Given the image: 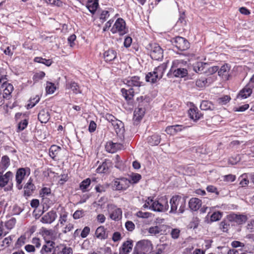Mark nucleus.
<instances>
[{"mask_svg": "<svg viewBox=\"0 0 254 254\" xmlns=\"http://www.w3.org/2000/svg\"><path fill=\"white\" fill-rule=\"evenodd\" d=\"M171 213H183L186 205V199L179 195L173 196L170 200Z\"/></svg>", "mask_w": 254, "mask_h": 254, "instance_id": "obj_1", "label": "nucleus"}, {"mask_svg": "<svg viewBox=\"0 0 254 254\" xmlns=\"http://www.w3.org/2000/svg\"><path fill=\"white\" fill-rule=\"evenodd\" d=\"M153 246L150 241L143 240L138 242L132 254H153Z\"/></svg>", "mask_w": 254, "mask_h": 254, "instance_id": "obj_2", "label": "nucleus"}, {"mask_svg": "<svg viewBox=\"0 0 254 254\" xmlns=\"http://www.w3.org/2000/svg\"><path fill=\"white\" fill-rule=\"evenodd\" d=\"M169 209V204L166 197L159 200L153 199L152 203L151 210L157 212H165Z\"/></svg>", "mask_w": 254, "mask_h": 254, "instance_id": "obj_3", "label": "nucleus"}, {"mask_svg": "<svg viewBox=\"0 0 254 254\" xmlns=\"http://www.w3.org/2000/svg\"><path fill=\"white\" fill-rule=\"evenodd\" d=\"M180 63L179 60H175L172 63L171 68L168 74L173 73L177 77H184L188 74V70L185 68H181L179 66Z\"/></svg>", "mask_w": 254, "mask_h": 254, "instance_id": "obj_4", "label": "nucleus"}, {"mask_svg": "<svg viewBox=\"0 0 254 254\" xmlns=\"http://www.w3.org/2000/svg\"><path fill=\"white\" fill-rule=\"evenodd\" d=\"M112 33H118L120 35H123L127 33V29L126 27L125 20L121 18H118L111 29Z\"/></svg>", "mask_w": 254, "mask_h": 254, "instance_id": "obj_5", "label": "nucleus"}, {"mask_svg": "<svg viewBox=\"0 0 254 254\" xmlns=\"http://www.w3.org/2000/svg\"><path fill=\"white\" fill-rule=\"evenodd\" d=\"M0 83L2 84L1 87L3 89V97L6 99H10L13 87L12 84L6 82L5 75L0 74Z\"/></svg>", "mask_w": 254, "mask_h": 254, "instance_id": "obj_6", "label": "nucleus"}, {"mask_svg": "<svg viewBox=\"0 0 254 254\" xmlns=\"http://www.w3.org/2000/svg\"><path fill=\"white\" fill-rule=\"evenodd\" d=\"M149 46L151 58L155 60H161L163 57V51L161 47L156 43L150 44Z\"/></svg>", "mask_w": 254, "mask_h": 254, "instance_id": "obj_7", "label": "nucleus"}, {"mask_svg": "<svg viewBox=\"0 0 254 254\" xmlns=\"http://www.w3.org/2000/svg\"><path fill=\"white\" fill-rule=\"evenodd\" d=\"M130 180L125 178H117L113 182V187L116 190H123L127 189L130 184Z\"/></svg>", "mask_w": 254, "mask_h": 254, "instance_id": "obj_8", "label": "nucleus"}, {"mask_svg": "<svg viewBox=\"0 0 254 254\" xmlns=\"http://www.w3.org/2000/svg\"><path fill=\"white\" fill-rule=\"evenodd\" d=\"M173 43L181 51H185L190 47V43L185 38L178 36L173 39Z\"/></svg>", "mask_w": 254, "mask_h": 254, "instance_id": "obj_9", "label": "nucleus"}, {"mask_svg": "<svg viewBox=\"0 0 254 254\" xmlns=\"http://www.w3.org/2000/svg\"><path fill=\"white\" fill-rule=\"evenodd\" d=\"M110 218L115 221H119L122 217V210L114 205H108Z\"/></svg>", "mask_w": 254, "mask_h": 254, "instance_id": "obj_10", "label": "nucleus"}, {"mask_svg": "<svg viewBox=\"0 0 254 254\" xmlns=\"http://www.w3.org/2000/svg\"><path fill=\"white\" fill-rule=\"evenodd\" d=\"M168 63H164L160 64L154 70V78L152 79L153 82H156L158 79H161L167 67Z\"/></svg>", "mask_w": 254, "mask_h": 254, "instance_id": "obj_11", "label": "nucleus"}, {"mask_svg": "<svg viewBox=\"0 0 254 254\" xmlns=\"http://www.w3.org/2000/svg\"><path fill=\"white\" fill-rule=\"evenodd\" d=\"M57 217L56 212L52 210L44 214L41 219V222L44 224H51Z\"/></svg>", "mask_w": 254, "mask_h": 254, "instance_id": "obj_12", "label": "nucleus"}, {"mask_svg": "<svg viewBox=\"0 0 254 254\" xmlns=\"http://www.w3.org/2000/svg\"><path fill=\"white\" fill-rule=\"evenodd\" d=\"M0 171V187H4L12 180L13 174L10 171L7 172L5 174Z\"/></svg>", "mask_w": 254, "mask_h": 254, "instance_id": "obj_13", "label": "nucleus"}, {"mask_svg": "<svg viewBox=\"0 0 254 254\" xmlns=\"http://www.w3.org/2000/svg\"><path fill=\"white\" fill-rule=\"evenodd\" d=\"M254 87V85L248 83L242 90L240 91L237 97L245 99L249 97L252 93V89Z\"/></svg>", "mask_w": 254, "mask_h": 254, "instance_id": "obj_14", "label": "nucleus"}, {"mask_svg": "<svg viewBox=\"0 0 254 254\" xmlns=\"http://www.w3.org/2000/svg\"><path fill=\"white\" fill-rule=\"evenodd\" d=\"M55 243L50 240L45 239V244L42 246L40 251L41 254L51 253L55 249Z\"/></svg>", "mask_w": 254, "mask_h": 254, "instance_id": "obj_15", "label": "nucleus"}, {"mask_svg": "<svg viewBox=\"0 0 254 254\" xmlns=\"http://www.w3.org/2000/svg\"><path fill=\"white\" fill-rule=\"evenodd\" d=\"M124 83L128 86H140L141 82L140 81V78L138 76H134L124 80Z\"/></svg>", "mask_w": 254, "mask_h": 254, "instance_id": "obj_16", "label": "nucleus"}, {"mask_svg": "<svg viewBox=\"0 0 254 254\" xmlns=\"http://www.w3.org/2000/svg\"><path fill=\"white\" fill-rule=\"evenodd\" d=\"M26 175V171L24 168H20L17 170L16 174V181L17 185V188L19 190L22 189L21 184Z\"/></svg>", "mask_w": 254, "mask_h": 254, "instance_id": "obj_17", "label": "nucleus"}, {"mask_svg": "<svg viewBox=\"0 0 254 254\" xmlns=\"http://www.w3.org/2000/svg\"><path fill=\"white\" fill-rule=\"evenodd\" d=\"M201 200L196 197H192L189 202L190 208L192 211H197L201 206Z\"/></svg>", "mask_w": 254, "mask_h": 254, "instance_id": "obj_18", "label": "nucleus"}, {"mask_svg": "<svg viewBox=\"0 0 254 254\" xmlns=\"http://www.w3.org/2000/svg\"><path fill=\"white\" fill-rule=\"evenodd\" d=\"M123 145L120 143L108 142L105 146L106 150L109 153H113L117 150L121 149Z\"/></svg>", "mask_w": 254, "mask_h": 254, "instance_id": "obj_19", "label": "nucleus"}, {"mask_svg": "<svg viewBox=\"0 0 254 254\" xmlns=\"http://www.w3.org/2000/svg\"><path fill=\"white\" fill-rule=\"evenodd\" d=\"M38 120L41 123H47L50 118V115L48 110L43 109L40 111L38 116Z\"/></svg>", "mask_w": 254, "mask_h": 254, "instance_id": "obj_20", "label": "nucleus"}, {"mask_svg": "<svg viewBox=\"0 0 254 254\" xmlns=\"http://www.w3.org/2000/svg\"><path fill=\"white\" fill-rule=\"evenodd\" d=\"M231 220L235 222L239 225L242 224L246 222L248 217L245 215L233 214L230 216Z\"/></svg>", "mask_w": 254, "mask_h": 254, "instance_id": "obj_21", "label": "nucleus"}, {"mask_svg": "<svg viewBox=\"0 0 254 254\" xmlns=\"http://www.w3.org/2000/svg\"><path fill=\"white\" fill-rule=\"evenodd\" d=\"M132 243L130 241L125 242L120 249V254H128L132 250Z\"/></svg>", "mask_w": 254, "mask_h": 254, "instance_id": "obj_22", "label": "nucleus"}, {"mask_svg": "<svg viewBox=\"0 0 254 254\" xmlns=\"http://www.w3.org/2000/svg\"><path fill=\"white\" fill-rule=\"evenodd\" d=\"M98 5V0H88L86 6L92 14H94Z\"/></svg>", "mask_w": 254, "mask_h": 254, "instance_id": "obj_23", "label": "nucleus"}, {"mask_svg": "<svg viewBox=\"0 0 254 254\" xmlns=\"http://www.w3.org/2000/svg\"><path fill=\"white\" fill-rule=\"evenodd\" d=\"M10 165V160L7 155H4L1 157L0 162V171L4 172Z\"/></svg>", "mask_w": 254, "mask_h": 254, "instance_id": "obj_24", "label": "nucleus"}, {"mask_svg": "<svg viewBox=\"0 0 254 254\" xmlns=\"http://www.w3.org/2000/svg\"><path fill=\"white\" fill-rule=\"evenodd\" d=\"M95 235L96 238L100 240H104L108 238V234L104 226H101L96 229Z\"/></svg>", "mask_w": 254, "mask_h": 254, "instance_id": "obj_25", "label": "nucleus"}, {"mask_svg": "<svg viewBox=\"0 0 254 254\" xmlns=\"http://www.w3.org/2000/svg\"><path fill=\"white\" fill-rule=\"evenodd\" d=\"M117 57V53L115 51L110 49L105 51L104 53V58L107 62L114 60Z\"/></svg>", "mask_w": 254, "mask_h": 254, "instance_id": "obj_26", "label": "nucleus"}, {"mask_svg": "<svg viewBox=\"0 0 254 254\" xmlns=\"http://www.w3.org/2000/svg\"><path fill=\"white\" fill-rule=\"evenodd\" d=\"M145 109L138 107L134 111L133 120L135 121H140L144 115Z\"/></svg>", "mask_w": 254, "mask_h": 254, "instance_id": "obj_27", "label": "nucleus"}, {"mask_svg": "<svg viewBox=\"0 0 254 254\" xmlns=\"http://www.w3.org/2000/svg\"><path fill=\"white\" fill-rule=\"evenodd\" d=\"M42 234L44 236L45 239L46 240L48 239V240L54 241L57 238L56 234L52 230L44 229L42 231Z\"/></svg>", "mask_w": 254, "mask_h": 254, "instance_id": "obj_28", "label": "nucleus"}, {"mask_svg": "<svg viewBox=\"0 0 254 254\" xmlns=\"http://www.w3.org/2000/svg\"><path fill=\"white\" fill-rule=\"evenodd\" d=\"M121 92L123 96L127 101L131 100L134 96V91L132 88L129 89L122 88Z\"/></svg>", "mask_w": 254, "mask_h": 254, "instance_id": "obj_29", "label": "nucleus"}, {"mask_svg": "<svg viewBox=\"0 0 254 254\" xmlns=\"http://www.w3.org/2000/svg\"><path fill=\"white\" fill-rule=\"evenodd\" d=\"M35 187L32 183L31 180H29L24 187V194L27 196H30L33 192Z\"/></svg>", "mask_w": 254, "mask_h": 254, "instance_id": "obj_30", "label": "nucleus"}, {"mask_svg": "<svg viewBox=\"0 0 254 254\" xmlns=\"http://www.w3.org/2000/svg\"><path fill=\"white\" fill-rule=\"evenodd\" d=\"M207 65V64L206 63H203L202 62H197L193 64V70L197 73L205 72H206V71L204 70V69Z\"/></svg>", "mask_w": 254, "mask_h": 254, "instance_id": "obj_31", "label": "nucleus"}, {"mask_svg": "<svg viewBox=\"0 0 254 254\" xmlns=\"http://www.w3.org/2000/svg\"><path fill=\"white\" fill-rule=\"evenodd\" d=\"M189 113L190 118L194 121L200 119L202 115L199 112L197 108H191L189 110Z\"/></svg>", "mask_w": 254, "mask_h": 254, "instance_id": "obj_32", "label": "nucleus"}, {"mask_svg": "<svg viewBox=\"0 0 254 254\" xmlns=\"http://www.w3.org/2000/svg\"><path fill=\"white\" fill-rule=\"evenodd\" d=\"M200 108L202 110H214V105L210 101H202L200 104Z\"/></svg>", "mask_w": 254, "mask_h": 254, "instance_id": "obj_33", "label": "nucleus"}, {"mask_svg": "<svg viewBox=\"0 0 254 254\" xmlns=\"http://www.w3.org/2000/svg\"><path fill=\"white\" fill-rule=\"evenodd\" d=\"M148 142L152 146L157 145L161 141V137L158 134H154L147 138Z\"/></svg>", "mask_w": 254, "mask_h": 254, "instance_id": "obj_34", "label": "nucleus"}, {"mask_svg": "<svg viewBox=\"0 0 254 254\" xmlns=\"http://www.w3.org/2000/svg\"><path fill=\"white\" fill-rule=\"evenodd\" d=\"M61 147L56 145H52L49 149V155L54 160H56V157L61 150Z\"/></svg>", "mask_w": 254, "mask_h": 254, "instance_id": "obj_35", "label": "nucleus"}, {"mask_svg": "<svg viewBox=\"0 0 254 254\" xmlns=\"http://www.w3.org/2000/svg\"><path fill=\"white\" fill-rule=\"evenodd\" d=\"M41 197L42 198L43 202L46 203L47 201V196H51V190L50 188H44L42 189L40 193Z\"/></svg>", "mask_w": 254, "mask_h": 254, "instance_id": "obj_36", "label": "nucleus"}, {"mask_svg": "<svg viewBox=\"0 0 254 254\" xmlns=\"http://www.w3.org/2000/svg\"><path fill=\"white\" fill-rule=\"evenodd\" d=\"M229 69L230 68L227 64H224L219 69H218V75L222 78H227L228 72Z\"/></svg>", "mask_w": 254, "mask_h": 254, "instance_id": "obj_37", "label": "nucleus"}, {"mask_svg": "<svg viewBox=\"0 0 254 254\" xmlns=\"http://www.w3.org/2000/svg\"><path fill=\"white\" fill-rule=\"evenodd\" d=\"M158 227L159 234L166 235L170 232L171 227L168 225L161 224L158 225Z\"/></svg>", "mask_w": 254, "mask_h": 254, "instance_id": "obj_38", "label": "nucleus"}, {"mask_svg": "<svg viewBox=\"0 0 254 254\" xmlns=\"http://www.w3.org/2000/svg\"><path fill=\"white\" fill-rule=\"evenodd\" d=\"M109 169V163L107 162H104L96 169V172L98 173H105Z\"/></svg>", "mask_w": 254, "mask_h": 254, "instance_id": "obj_39", "label": "nucleus"}, {"mask_svg": "<svg viewBox=\"0 0 254 254\" xmlns=\"http://www.w3.org/2000/svg\"><path fill=\"white\" fill-rule=\"evenodd\" d=\"M34 61L37 63L43 64L48 66H50L52 64V61L51 60H47L41 57H36L34 59Z\"/></svg>", "mask_w": 254, "mask_h": 254, "instance_id": "obj_40", "label": "nucleus"}, {"mask_svg": "<svg viewBox=\"0 0 254 254\" xmlns=\"http://www.w3.org/2000/svg\"><path fill=\"white\" fill-rule=\"evenodd\" d=\"M91 184L90 179L88 178L83 180L80 184V189L82 191L85 192Z\"/></svg>", "mask_w": 254, "mask_h": 254, "instance_id": "obj_41", "label": "nucleus"}, {"mask_svg": "<svg viewBox=\"0 0 254 254\" xmlns=\"http://www.w3.org/2000/svg\"><path fill=\"white\" fill-rule=\"evenodd\" d=\"M248 174H243L242 175L240 179H241L240 184L242 186L244 187L247 185L249 182V180L248 179L249 178Z\"/></svg>", "mask_w": 254, "mask_h": 254, "instance_id": "obj_42", "label": "nucleus"}, {"mask_svg": "<svg viewBox=\"0 0 254 254\" xmlns=\"http://www.w3.org/2000/svg\"><path fill=\"white\" fill-rule=\"evenodd\" d=\"M40 100V97L39 95H36L35 97L33 98H31L30 100V103L27 105V108H32L36 104H37Z\"/></svg>", "mask_w": 254, "mask_h": 254, "instance_id": "obj_43", "label": "nucleus"}, {"mask_svg": "<svg viewBox=\"0 0 254 254\" xmlns=\"http://www.w3.org/2000/svg\"><path fill=\"white\" fill-rule=\"evenodd\" d=\"M207 83V79L205 78H201L196 81V85L199 87H204L206 86Z\"/></svg>", "mask_w": 254, "mask_h": 254, "instance_id": "obj_44", "label": "nucleus"}, {"mask_svg": "<svg viewBox=\"0 0 254 254\" xmlns=\"http://www.w3.org/2000/svg\"><path fill=\"white\" fill-rule=\"evenodd\" d=\"M28 125V121L26 119L21 121L18 125V131L24 130Z\"/></svg>", "mask_w": 254, "mask_h": 254, "instance_id": "obj_45", "label": "nucleus"}, {"mask_svg": "<svg viewBox=\"0 0 254 254\" xmlns=\"http://www.w3.org/2000/svg\"><path fill=\"white\" fill-rule=\"evenodd\" d=\"M69 87L75 94L81 93L79 86L75 82L71 83Z\"/></svg>", "mask_w": 254, "mask_h": 254, "instance_id": "obj_46", "label": "nucleus"}, {"mask_svg": "<svg viewBox=\"0 0 254 254\" xmlns=\"http://www.w3.org/2000/svg\"><path fill=\"white\" fill-rule=\"evenodd\" d=\"M56 87L54 84L49 82L48 83L46 87V90L48 94H52L54 92Z\"/></svg>", "mask_w": 254, "mask_h": 254, "instance_id": "obj_47", "label": "nucleus"}, {"mask_svg": "<svg viewBox=\"0 0 254 254\" xmlns=\"http://www.w3.org/2000/svg\"><path fill=\"white\" fill-rule=\"evenodd\" d=\"M136 215L137 217L142 218H148L151 216V213L147 212H142L141 211H139L137 212L136 214Z\"/></svg>", "mask_w": 254, "mask_h": 254, "instance_id": "obj_48", "label": "nucleus"}, {"mask_svg": "<svg viewBox=\"0 0 254 254\" xmlns=\"http://www.w3.org/2000/svg\"><path fill=\"white\" fill-rule=\"evenodd\" d=\"M170 232L173 239H176L179 237L180 230L179 229H172Z\"/></svg>", "mask_w": 254, "mask_h": 254, "instance_id": "obj_49", "label": "nucleus"}, {"mask_svg": "<svg viewBox=\"0 0 254 254\" xmlns=\"http://www.w3.org/2000/svg\"><path fill=\"white\" fill-rule=\"evenodd\" d=\"M45 75V73L43 71H40L39 72L35 73L33 77L34 81L37 82L39 80L42 79Z\"/></svg>", "mask_w": 254, "mask_h": 254, "instance_id": "obj_50", "label": "nucleus"}, {"mask_svg": "<svg viewBox=\"0 0 254 254\" xmlns=\"http://www.w3.org/2000/svg\"><path fill=\"white\" fill-rule=\"evenodd\" d=\"M222 214L220 212H215L211 216L210 219L212 221H216L221 219Z\"/></svg>", "mask_w": 254, "mask_h": 254, "instance_id": "obj_51", "label": "nucleus"}, {"mask_svg": "<svg viewBox=\"0 0 254 254\" xmlns=\"http://www.w3.org/2000/svg\"><path fill=\"white\" fill-rule=\"evenodd\" d=\"M148 232L152 235L159 234V231L158 230V225L150 227L148 229Z\"/></svg>", "mask_w": 254, "mask_h": 254, "instance_id": "obj_52", "label": "nucleus"}, {"mask_svg": "<svg viewBox=\"0 0 254 254\" xmlns=\"http://www.w3.org/2000/svg\"><path fill=\"white\" fill-rule=\"evenodd\" d=\"M231 99L229 96L225 95L221 98H219L218 100L219 103L224 105L227 103Z\"/></svg>", "mask_w": 254, "mask_h": 254, "instance_id": "obj_53", "label": "nucleus"}, {"mask_svg": "<svg viewBox=\"0 0 254 254\" xmlns=\"http://www.w3.org/2000/svg\"><path fill=\"white\" fill-rule=\"evenodd\" d=\"M153 197H149L147 199L145 200V204L143 205V207L147 208L151 210L152 203L153 202Z\"/></svg>", "mask_w": 254, "mask_h": 254, "instance_id": "obj_54", "label": "nucleus"}, {"mask_svg": "<svg viewBox=\"0 0 254 254\" xmlns=\"http://www.w3.org/2000/svg\"><path fill=\"white\" fill-rule=\"evenodd\" d=\"M126 229L129 231H132L135 228V225L131 221H127L125 224Z\"/></svg>", "mask_w": 254, "mask_h": 254, "instance_id": "obj_55", "label": "nucleus"}, {"mask_svg": "<svg viewBox=\"0 0 254 254\" xmlns=\"http://www.w3.org/2000/svg\"><path fill=\"white\" fill-rule=\"evenodd\" d=\"M131 181L133 183H137L141 178V176L139 174H132L131 176Z\"/></svg>", "mask_w": 254, "mask_h": 254, "instance_id": "obj_56", "label": "nucleus"}, {"mask_svg": "<svg viewBox=\"0 0 254 254\" xmlns=\"http://www.w3.org/2000/svg\"><path fill=\"white\" fill-rule=\"evenodd\" d=\"M90 231V229L89 227L86 226L85 227L82 231H81L80 236L82 238H86L88 235L89 234Z\"/></svg>", "mask_w": 254, "mask_h": 254, "instance_id": "obj_57", "label": "nucleus"}, {"mask_svg": "<svg viewBox=\"0 0 254 254\" xmlns=\"http://www.w3.org/2000/svg\"><path fill=\"white\" fill-rule=\"evenodd\" d=\"M236 179L235 175L229 174L224 176V181L228 182H234Z\"/></svg>", "mask_w": 254, "mask_h": 254, "instance_id": "obj_58", "label": "nucleus"}, {"mask_svg": "<svg viewBox=\"0 0 254 254\" xmlns=\"http://www.w3.org/2000/svg\"><path fill=\"white\" fill-rule=\"evenodd\" d=\"M240 160V157L239 155H237L236 157H232L229 159V163L232 165L237 164Z\"/></svg>", "mask_w": 254, "mask_h": 254, "instance_id": "obj_59", "label": "nucleus"}, {"mask_svg": "<svg viewBox=\"0 0 254 254\" xmlns=\"http://www.w3.org/2000/svg\"><path fill=\"white\" fill-rule=\"evenodd\" d=\"M175 127H175L174 126L167 127L165 129V131L168 134H174L176 133L175 131Z\"/></svg>", "mask_w": 254, "mask_h": 254, "instance_id": "obj_60", "label": "nucleus"}, {"mask_svg": "<svg viewBox=\"0 0 254 254\" xmlns=\"http://www.w3.org/2000/svg\"><path fill=\"white\" fill-rule=\"evenodd\" d=\"M84 215V211L82 210H76L73 215V217L75 219H79L82 217Z\"/></svg>", "mask_w": 254, "mask_h": 254, "instance_id": "obj_61", "label": "nucleus"}, {"mask_svg": "<svg viewBox=\"0 0 254 254\" xmlns=\"http://www.w3.org/2000/svg\"><path fill=\"white\" fill-rule=\"evenodd\" d=\"M23 210L18 205H14L12 209L13 215H19Z\"/></svg>", "mask_w": 254, "mask_h": 254, "instance_id": "obj_62", "label": "nucleus"}, {"mask_svg": "<svg viewBox=\"0 0 254 254\" xmlns=\"http://www.w3.org/2000/svg\"><path fill=\"white\" fill-rule=\"evenodd\" d=\"M110 16L109 11L107 10H104L102 12L100 15V19L103 20L104 21L106 20V19L109 18Z\"/></svg>", "mask_w": 254, "mask_h": 254, "instance_id": "obj_63", "label": "nucleus"}, {"mask_svg": "<svg viewBox=\"0 0 254 254\" xmlns=\"http://www.w3.org/2000/svg\"><path fill=\"white\" fill-rule=\"evenodd\" d=\"M63 254H73L72 249L70 247H64L61 250Z\"/></svg>", "mask_w": 254, "mask_h": 254, "instance_id": "obj_64", "label": "nucleus"}]
</instances>
